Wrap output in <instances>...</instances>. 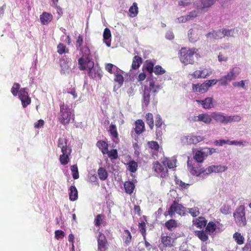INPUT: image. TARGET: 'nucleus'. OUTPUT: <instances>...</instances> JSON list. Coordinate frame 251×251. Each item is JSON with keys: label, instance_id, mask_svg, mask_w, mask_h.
I'll return each instance as SVG.
<instances>
[{"label": "nucleus", "instance_id": "nucleus-1", "mask_svg": "<svg viewBox=\"0 0 251 251\" xmlns=\"http://www.w3.org/2000/svg\"><path fill=\"white\" fill-rule=\"evenodd\" d=\"M83 43V36L79 34L76 40L75 47L77 50L79 51L81 57L78 60V68L81 71H84L85 67L84 66L85 58L91 56L90 50L87 45L82 46Z\"/></svg>", "mask_w": 251, "mask_h": 251}, {"label": "nucleus", "instance_id": "nucleus-2", "mask_svg": "<svg viewBox=\"0 0 251 251\" xmlns=\"http://www.w3.org/2000/svg\"><path fill=\"white\" fill-rule=\"evenodd\" d=\"M57 146L61 150L62 154L60 155L59 160L62 165H65L70 161L69 156L72 152V148L68 145V140L64 138H59Z\"/></svg>", "mask_w": 251, "mask_h": 251}, {"label": "nucleus", "instance_id": "nucleus-3", "mask_svg": "<svg viewBox=\"0 0 251 251\" xmlns=\"http://www.w3.org/2000/svg\"><path fill=\"white\" fill-rule=\"evenodd\" d=\"M84 66L86 70L88 69V75L89 76L93 79L100 80L102 77L101 70L94 68V63L91 56H90L85 58Z\"/></svg>", "mask_w": 251, "mask_h": 251}, {"label": "nucleus", "instance_id": "nucleus-4", "mask_svg": "<svg viewBox=\"0 0 251 251\" xmlns=\"http://www.w3.org/2000/svg\"><path fill=\"white\" fill-rule=\"evenodd\" d=\"M198 50L195 48L190 49L182 48L180 50L179 58L181 62L185 65L194 64V55Z\"/></svg>", "mask_w": 251, "mask_h": 251}, {"label": "nucleus", "instance_id": "nucleus-5", "mask_svg": "<svg viewBox=\"0 0 251 251\" xmlns=\"http://www.w3.org/2000/svg\"><path fill=\"white\" fill-rule=\"evenodd\" d=\"M72 112L69 106L63 103L60 105L58 120L64 126L68 125L72 118Z\"/></svg>", "mask_w": 251, "mask_h": 251}, {"label": "nucleus", "instance_id": "nucleus-6", "mask_svg": "<svg viewBox=\"0 0 251 251\" xmlns=\"http://www.w3.org/2000/svg\"><path fill=\"white\" fill-rule=\"evenodd\" d=\"M240 72V68L237 67L231 69L226 75L222 76L219 80V84L221 86L226 85L231 80H234Z\"/></svg>", "mask_w": 251, "mask_h": 251}, {"label": "nucleus", "instance_id": "nucleus-7", "mask_svg": "<svg viewBox=\"0 0 251 251\" xmlns=\"http://www.w3.org/2000/svg\"><path fill=\"white\" fill-rule=\"evenodd\" d=\"M218 80L216 79L207 80L202 84H193L192 91L194 92H199L203 94L206 92L211 86L216 84Z\"/></svg>", "mask_w": 251, "mask_h": 251}, {"label": "nucleus", "instance_id": "nucleus-8", "mask_svg": "<svg viewBox=\"0 0 251 251\" xmlns=\"http://www.w3.org/2000/svg\"><path fill=\"white\" fill-rule=\"evenodd\" d=\"M233 217L236 223L240 226H244L246 224L245 217V208L241 205L236 209L233 213Z\"/></svg>", "mask_w": 251, "mask_h": 251}, {"label": "nucleus", "instance_id": "nucleus-9", "mask_svg": "<svg viewBox=\"0 0 251 251\" xmlns=\"http://www.w3.org/2000/svg\"><path fill=\"white\" fill-rule=\"evenodd\" d=\"M175 213L180 215H184L185 213V208L181 204L174 201L168 210L164 213V216L166 217L169 215L170 217H172L173 216L175 215Z\"/></svg>", "mask_w": 251, "mask_h": 251}, {"label": "nucleus", "instance_id": "nucleus-10", "mask_svg": "<svg viewBox=\"0 0 251 251\" xmlns=\"http://www.w3.org/2000/svg\"><path fill=\"white\" fill-rule=\"evenodd\" d=\"M154 171L162 178H165L168 176V171L167 166L163 163V161L160 163L156 161L153 164Z\"/></svg>", "mask_w": 251, "mask_h": 251}, {"label": "nucleus", "instance_id": "nucleus-11", "mask_svg": "<svg viewBox=\"0 0 251 251\" xmlns=\"http://www.w3.org/2000/svg\"><path fill=\"white\" fill-rule=\"evenodd\" d=\"M19 98L21 100L23 107L25 108L31 103V99L28 96L26 88H21L19 93Z\"/></svg>", "mask_w": 251, "mask_h": 251}, {"label": "nucleus", "instance_id": "nucleus-12", "mask_svg": "<svg viewBox=\"0 0 251 251\" xmlns=\"http://www.w3.org/2000/svg\"><path fill=\"white\" fill-rule=\"evenodd\" d=\"M204 140V137L201 136H197L193 135H187L183 137L182 141L187 144H196Z\"/></svg>", "mask_w": 251, "mask_h": 251}, {"label": "nucleus", "instance_id": "nucleus-13", "mask_svg": "<svg viewBox=\"0 0 251 251\" xmlns=\"http://www.w3.org/2000/svg\"><path fill=\"white\" fill-rule=\"evenodd\" d=\"M97 241L98 251H106L108 245V242L105 235L100 232H99Z\"/></svg>", "mask_w": 251, "mask_h": 251}, {"label": "nucleus", "instance_id": "nucleus-14", "mask_svg": "<svg viewBox=\"0 0 251 251\" xmlns=\"http://www.w3.org/2000/svg\"><path fill=\"white\" fill-rule=\"evenodd\" d=\"M71 59L67 55H64L59 59V65L61 68V73L65 74L70 69V63Z\"/></svg>", "mask_w": 251, "mask_h": 251}, {"label": "nucleus", "instance_id": "nucleus-15", "mask_svg": "<svg viewBox=\"0 0 251 251\" xmlns=\"http://www.w3.org/2000/svg\"><path fill=\"white\" fill-rule=\"evenodd\" d=\"M161 242L165 248H171L174 246L176 238L172 237L167 234H162L161 235Z\"/></svg>", "mask_w": 251, "mask_h": 251}, {"label": "nucleus", "instance_id": "nucleus-16", "mask_svg": "<svg viewBox=\"0 0 251 251\" xmlns=\"http://www.w3.org/2000/svg\"><path fill=\"white\" fill-rule=\"evenodd\" d=\"M196 101L204 109H209L214 107L213 98L212 97H207L203 100H196Z\"/></svg>", "mask_w": 251, "mask_h": 251}, {"label": "nucleus", "instance_id": "nucleus-17", "mask_svg": "<svg viewBox=\"0 0 251 251\" xmlns=\"http://www.w3.org/2000/svg\"><path fill=\"white\" fill-rule=\"evenodd\" d=\"M188 168L191 174L194 176H199L205 172L204 168H201V165H191L189 162H188Z\"/></svg>", "mask_w": 251, "mask_h": 251}, {"label": "nucleus", "instance_id": "nucleus-18", "mask_svg": "<svg viewBox=\"0 0 251 251\" xmlns=\"http://www.w3.org/2000/svg\"><path fill=\"white\" fill-rule=\"evenodd\" d=\"M215 1V0H201L197 3V10L202 11L205 8H208L212 6Z\"/></svg>", "mask_w": 251, "mask_h": 251}, {"label": "nucleus", "instance_id": "nucleus-19", "mask_svg": "<svg viewBox=\"0 0 251 251\" xmlns=\"http://www.w3.org/2000/svg\"><path fill=\"white\" fill-rule=\"evenodd\" d=\"M207 154L203 149L197 150L194 155V159L198 163H202Z\"/></svg>", "mask_w": 251, "mask_h": 251}, {"label": "nucleus", "instance_id": "nucleus-20", "mask_svg": "<svg viewBox=\"0 0 251 251\" xmlns=\"http://www.w3.org/2000/svg\"><path fill=\"white\" fill-rule=\"evenodd\" d=\"M134 124L135 127L133 130L137 134L140 135L145 130V124L142 120H136Z\"/></svg>", "mask_w": 251, "mask_h": 251}, {"label": "nucleus", "instance_id": "nucleus-21", "mask_svg": "<svg viewBox=\"0 0 251 251\" xmlns=\"http://www.w3.org/2000/svg\"><path fill=\"white\" fill-rule=\"evenodd\" d=\"M162 87L160 85L155 84V82L153 80H151L150 81L149 87H145V90H148L149 93L152 92L155 94Z\"/></svg>", "mask_w": 251, "mask_h": 251}, {"label": "nucleus", "instance_id": "nucleus-22", "mask_svg": "<svg viewBox=\"0 0 251 251\" xmlns=\"http://www.w3.org/2000/svg\"><path fill=\"white\" fill-rule=\"evenodd\" d=\"M193 223L197 227L202 229L207 225V221L204 217L200 216L193 220Z\"/></svg>", "mask_w": 251, "mask_h": 251}, {"label": "nucleus", "instance_id": "nucleus-23", "mask_svg": "<svg viewBox=\"0 0 251 251\" xmlns=\"http://www.w3.org/2000/svg\"><path fill=\"white\" fill-rule=\"evenodd\" d=\"M227 167L225 166L219 165H212L207 168V172L206 173L210 174L213 172L219 173L223 172L226 170Z\"/></svg>", "mask_w": 251, "mask_h": 251}, {"label": "nucleus", "instance_id": "nucleus-24", "mask_svg": "<svg viewBox=\"0 0 251 251\" xmlns=\"http://www.w3.org/2000/svg\"><path fill=\"white\" fill-rule=\"evenodd\" d=\"M211 117L217 122L224 124H227V116H224L220 113L212 112L211 114Z\"/></svg>", "mask_w": 251, "mask_h": 251}, {"label": "nucleus", "instance_id": "nucleus-25", "mask_svg": "<svg viewBox=\"0 0 251 251\" xmlns=\"http://www.w3.org/2000/svg\"><path fill=\"white\" fill-rule=\"evenodd\" d=\"M53 19V16L50 13L44 12L40 16V20L42 24L44 25H48Z\"/></svg>", "mask_w": 251, "mask_h": 251}, {"label": "nucleus", "instance_id": "nucleus-26", "mask_svg": "<svg viewBox=\"0 0 251 251\" xmlns=\"http://www.w3.org/2000/svg\"><path fill=\"white\" fill-rule=\"evenodd\" d=\"M207 38H211L215 39H222L224 37L223 28L217 31H213L206 35Z\"/></svg>", "mask_w": 251, "mask_h": 251}, {"label": "nucleus", "instance_id": "nucleus-27", "mask_svg": "<svg viewBox=\"0 0 251 251\" xmlns=\"http://www.w3.org/2000/svg\"><path fill=\"white\" fill-rule=\"evenodd\" d=\"M125 192L128 194L131 195L133 193L135 188V184L130 181H126L124 184Z\"/></svg>", "mask_w": 251, "mask_h": 251}, {"label": "nucleus", "instance_id": "nucleus-28", "mask_svg": "<svg viewBox=\"0 0 251 251\" xmlns=\"http://www.w3.org/2000/svg\"><path fill=\"white\" fill-rule=\"evenodd\" d=\"M154 64L151 60H147L143 66V70L151 75L153 72Z\"/></svg>", "mask_w": 251, "mask_h": 251}, {"label": "nucleus", "instance_id": "nucleus-29", "mask_svg": "<svg viewBox=\"0 0 251 251\" xmlns=\"http://www.w3.org/2000/svg\"><path fill=\"white\" fill-rule=\"evenodd\" d=\"M96 146L101 151L103 154H105L108 152V145L105 141L99 140L97 142Z\"/></svg>", "mask_w": 251, "mask_h": 251}, {"label": "nucleus", "instance_id": "nucleus-30", "mask_svg": "<svg viewBox=\"0 0 251 251\" xmlns=\"http://www.w3.org/2000/svg\"><path fill=\"white\" fill-rule=\"evenodd\" d=\"M111 37L110 30L108 28H105L103 31V37L104 42L108 47H110L111 45Z\"/></svg>", "mask_w": 251, "mask_h": 251}, {"label": "nucleus", "instance_id": "nucleus-31", "mask_svg": "<svg viewBox=\"0 0 251 251\" xmlns=\"http://www.w3.org/2000/svg\"><path fill=\"white\" fill-rule=\"evenodd\" d=\"M143 62V59L142 58L138 56V55H135L132 60V65H131V68L133 70H137L138 69L141 64Z\"/></svg>", "mask_w": 251, "mask_h": 251}, {"label": "nucleus", "instance_id": "nucleus-32", "mask_svg": "<svg viewBox=\"0 0 251 251\" xmlns=\"http://www.w3.org/2000/svg\"><path fill=\"white\" fill-rule=\"evenodd\" d=\"M206 230H197L195 231V235L197 236L200 240L202 242H206L208 240L209 237Z\"/></svg>", "mask_w": 251, "mask_h": 251}, {"label": "nucleus", "instance_id": "nucleus-33", "mask_svg": "<svg viewBox=\"0 0 251 251\" xmlns=\"http://www.w3.org/2000/svg\"><path fill=\"white\" fill-rule=\"evenodd\" d=\"M198 118V121L202 122L206 124H209L211 123L212 118L211 117V115L210 116L206 113L199 114Z\"/></svg>", "mask_w": 251, "mask_h": 251}, {"label": "nucleus", "instance_id": "nucleus-34", "mask_svg": "<svg viewBox=\"0 0 251 251\" xmlns=\"http://www.w3.org/2000/svg\"><path fill=\"white\" fill-rule=\"evenodd\" d=\"M69 199L72 201H75L77 199L78 192L76 188L74 185L70 187Z\"/></svg>", "mask_w": 251, "mask_h": 251}, {"label": "nucleus", "instance_id": "nucleus-35", "mask_svg": "<svg viewBox=\"0 0 251 251\" xmlns=\"http://www.w3.org/2000/svg\"><path fill=\"white\" fill-rule=\"evenodd\" d=\"M138 13V7L136 2H133L132 5L129 9L128 15L130 17H136Z\"/></svg>", "mask_w": 251, "mask_h": 251}, {"label": "nucleus", "instance_id": "nucleus-36", "mask_svg": "<svg viewBox=\"0 0 251 251\" xmlns=\"http://www.w3.org/2000/svg\"><path fill=\"white\" fill-rule=\"evenodd\" d=\"M165 226L168 230L172 231L177 226V223L175 220L170 219L165 222Z\"/></svg>", "mask_w": 251, "mask_h": 251}, {"label": "nucleus", "instance_id": "nucleus-37", "mask_svg": "<svg viewBox=\"0 0 251 251\" xmlns=\"http://www.w3.org/2000/svg\"><path fill=\"white\" fill-rule=\"evenodd\" d=\"M98 174L99 178L101 180H105L107 178L108 173L105 169L103 167H100L98 170Z\"/></svg>", "mask_w": 251, "mask_h": 251}, {"label": "nucleus", "instance_id": "nucleus-38", "mask_svg": "<svg viewBox=\"0 0 251 251\" xmlns=\"http://www.w3.org/2000/svg\"><path fill=\"white\" fill-rule=\"evenodd\" d=\"M146 122L149 126L151 129H152L154 127L153 116L152 113H148L145 116Z\"/></svg>", "mask_w": 251, "mask_h": 251}, {"label": "nucleus", "instance_id": "nucleus-39", "mask_svg": "<svg viewBox=\"0 0 251 251\" xmlns=\"http://www.w3.org/2000/svg\"><path fill=\"white\" fill-rule=\"evenodd\" d=\"M233 238L238 245H242L244 243L245 238L240 233L236 232L233 235Z\"/></svg>", "mask_w": 251, "mask_h": 251}, {"label": "nucleus", "instance_id": "nucleus-40", "mask_svg": "<svg viewBox=\"0 0 251 251\" xmlns=\"http://www.w3.org/2000/svg\"><path fill=\"white\" fill-rule=\"evenodd\" d=\"M57 52L62 55L63 53H69V50L67 48L66 46L61 43L58 44L57 46Z\"/></svg>", "mask_w": 251, "mask_h": 251}, {"label": "nucleus", "instance_id": "nucleus-41", "mask_svg": "<svg viewBox=\"0 0 251 251\" xmlns=\"http://www.w3.org/2000/svg\"><path fill=\"white\" fill-rule=\"evenodd\" d=\"M217 228L216 224L213 222L210 221L207 224L205 228V230L210 234L213 233Z\"/></svg>", "mask_w": 251, "mask_h": 251}, {"label": "nucleus", "instance_id": "nucleus-42", "mask_svg": "<svg viewBox=\"0 0 251 251\" xmlns=\"http://www.w3.org/2000/svg\"><path fill=\"white\" fill-rule=\"evenodd\" d=\"M128 169L131 173H135L138 168V164L134 160H130L127 163Z\"/></svg>", "mask_w": 251, "mask_h": 251}, {"label": "nucleus", "instance_id": "nucleus-43", "mask_svg": "<svg viewBox=\"0 0 251 251\" xmlns=\"http://www.w3.org/2000/svg\"><path fill=\"white\" fill-rule=\"evenodd\" d=\"M108 131L113 137L118 138V133L115 125L111 124L109 126Z\"/></svg>", "mask_w": 251, "mask_h": 251}, {"label": "nucleus", "instance_id": "nucleus-44", "mask_svg": "<svg viewBox=\"0 0 251 251\" xmlns=\"http://www.w3.org/2000/svg\"><path fill=\"white\" fill-rule=\"evenodd\" d=\"M138 228L140 232L143 237L144 239H146V225L144 221H141L140 223H139Z\"/></svg>", "mask_w": 251, "mask_h": 251}, {"label": "nucleus", "instance_id": "nucleus-45", "mask_svg": "<svg viewBox=\"0 0 251 251\" xmlns=\"http://www.w3.org/2000/svg\"><path fill=\"white\" fill-rule=\"evenodd\" d=\"M150 93H149L148 91L144 90L143 104L145 106H148L150 101Z\"/></svg>", "mask_w": 251, "mask_h": 251}, {"label": "nucleus", "instance_id": "nucleus-46", "mask_svg": "<svg viewBox=\"0 0 251 251\" xmlns=\"http://www.w3.org/2000/svg\"><path fill=\"white\" fill-rule=\"evenodd\" d=\"M104 216L103 215L99 214L97 215L94 221L95 225L97 227H100L103 223Z\"/></svg>", "mask_w": 251, "mask_h": 251}, {"label": "nucleus", "instance_id": "nucleus-47", "mask_svg": "<svg viewBox=\"0 0 251 251\" xmlns=\"http://www.w3.org/2000/svg\"><path fill=\"white\" fill-rule=\"evenodd\" d=\"M227 124L232 122H239L241 120V117L238 115L233 116H227Z\"/></svg>", "mask_w": 251, "mask_h": 251}, {"label": "nucleus", "instance_id": "nucleus-48", "mask_svg": "<svg viewBox=\"0 0 251 251\" xmlns=\"http://www.w3.org/2000/svg\"><path fill=\"white\" fill-rule=\"evenodd\" d=\"M163 163L165 164V166L166 165L167 167L170 168H173L176 166V160H171L169 158H165L163 161Z\"/></svg>", "mask_w": 251, "mask_h": 251}, {"label": "nucleus", "instance_id": "nucleus-49", "mask_svg": "<svg viewBox=\"0 0 251 251\" xmlns=\"http://www.w3.org/2000/svg\"><path fill=\"white\" fill-rule=\"evenodd\" d=\"M20 89V84L18 83H14L11 88V92L12 95L16 97L17 96L18 93H19Z\"/></svg>", "mask_w": 251, "mask_h": 251}, {"label": "nucleus", "instance_id": "nucleus-50", "mask_svg": "<svg viewBox=\"0 0 251 251\" xmlns=\"http://www.w3.org/2000/svg\"><path fill=\"white\" fill-rule=\"evenodd\" d=\"M71 170L72 173V176L74 179H76L79 178V173L76 165H72L71 167Z\"/></svg>", "mask_w": 251, "mask_h": 251}, {"label": "nucleus", "instance_id": "nucleus-51", "mask_svg": "<svg viewBox=\"0 0 251 251\" xmlns=\"http://www.w3.org/2000/svg\"><path fill=\"white\" fill-rule=\"evenodd\" d=\"M153 73L156 75H162L166 73V71L161 66L157 65L154 67Z\"/></svg>", "mask_w": 251, "mask_h": 251}, {"label": "nucleus", "instance_id": "nucleus-52", "mask_svg": "<svg viewBox=\"0 0 251 251\" xmlns=\"http://www.w3.org/2000/svg\"><path fill=\"white\" fill-rule=\"evenodd\" d=\"M108 155V156L111 159H116L118 157V151L116 149H113L106 153Z\"/></svg>", "mask_w": 251, "mask_h": 251}, {"label": "nucleus", "instance_id": "nucleus-53", "mask_svg": "<svg viewBox=\"0 0 251 251\" xmlns=\"http://www.w3.org/2000/svg\"><path fill=\"white\" fill-rule=\"evenodd\" d=\"M120 71H121L120 70ZM120 72V71H119ZM115 81L118 82L121 86L124 82V77L122 74L119 73V71L115 73Z\"/></svg>", "mask_w": 251, "mask_h": 251}, {"label": "nucleus", "instance_id": "nucleus-54", "mask_svg": "<svg viewBox=\"0 0 251 251\" xmlns=\"http://www.w3.org/2000/svg\"><path fill=\"white\" fill-rule=\"evenodd\" d=\"M185 16H186L187 21H189L198 17L199 16V12L196 10L192 11L189 13L188 14Z\"/></svg>", "mask_w": 251, "mask_h": 251}, {"label": "nucleus", "instance_id": "nucleus-55", "mask_svg": "<svg viewBox=\"0 0 251 251\" xmlns=\"http://www.w3.org/2000/svg\"><path fill=\"white\" fill-rule=\"evenodd\" d=\"M223 33L224 37L225 36L233 37L235 34V29L232 28L231 29H226V28H223Z\"/></svg>", "mask_w": 251, "mask_h": 251}, {"label": "nucleus", "instance_id": "nucleus-56", "mask_svg": "<svg viewBox=\"0 0 251 251\" xmlns=\"http://www.w3.org/2000/svg\"><path fill=\"white\" fill-rule=\"evenodd\" d=\"M230 206L226 204H224L220 208L221 212L225 215L229 214L230 213Z\"/></svg>", "mask_w": 251, "mask_h": 251}, {"label": "nucleus", "instance_id": "nucleus-57", "mask_svg": "<svg viewBox=\"0 0 251 251\" xmlns=\"http://www.w3.org/2000/svg\"><path fill=\"white\" fill-rule=\"evenodd\" d=\"M188 212L193 217H197L200 213L198 207L188 208Z\"/></svg>", "mask_w": 251, "mask_h": 251}, {"label": "nucleus", "instance_id": "nucleus-58", "mask_svg": "<svg viewBox=\"0 0 251 251\" xmlns=\"http://www.w3.org/2000/svg\"><path fill=\"white\" fill-rule=\"evenodd\" d=\"M148 145L150 148L152 150H154L155 151H158L159 148V145L158 143L156 141H149L148 143Z\"/></svg>", "mask_w": 251, "mask_h": 251}, {"label": "nucleus", "instance_id": "nucleus-59", "mask_svg": "<svg viewBox=\"0 0 251 251\" xmlns=\"http://www.w3.org/2000/svg\"><path fill=\"white\" fill-rule=\"evenodd\" d=\"M124 232L126 234L125 236V242L126 245H128L130 243L132 238L131 233L128 229L124 230Z\"/></svg>", "mask_w": 251, "mask_h": 251}, {"label": "nucleus", "instance_id": "nucleus-60", "mask_svg": "<svg viewBox=\"0 0 251 251\" xmlns=\"http://www.w3.org/2000/svg\"><path fill=\"white\" fill-rule=\"evenodd\" d=\"M65 236V233L61 230H57L55 231V237L57 239L62 238Z\"/></svg>", "mask_w": 251, "mask_h": 251}, {"label": "nucleus", "instance_id": "nucleus-61", "mask_svg": "<svg viewBox=\"0 0 251 251\" xmlns=\"http://www.w3.org/2000/svg\"><path fill=\"white\" fill-rule=\"evenodd\" d=\"M193 79L201 78V76L200 75V70H196L193 73L189 74Z\"/></svg>", "mask_w": 251, "mask_h": 251}, {"label": "nucleus", "instance_id": "nucleus-62", "mask_svg": "<svg viewBox=\"0 0 251 251\" xmlns=\"http://www.w3.org/2000/svg\"><path fill=\"white\" fill-rule=\"evenodd\" d=\"M162 125V119L159 115H157L156 117L155 126L157 128L161 127Z\"/></svg>", "mask_w": 251, "mask_h": 251}, {"label": "nucleus", "instance_id": "nucleus-63", "mask_svg": "<svg viewBox=\"0 0 251 251\" xmlns=\"http://www.w3.org/2000/svg\"><path fill=\"white\" fill-rule=\"evenodd\" d=\"M45 124L44 121L40 119L34 124V126L35 128H40L44 126Z\"/></svg>", "mask_w": 251, "mask_h": 251}, {"label": "nucleus", "instance_id": "nucleus-64", "mask_svg": "<svg viewBox=\"0 0 251 251\" xmlns=\"http://www.w3.org/2000/svg\"><path fill=\"white\" fill-rule=\"evenodd\" d=\"M243 251H251V241L248 240L247 242L242 249Z\"/></svg>", "mask_w": 251, "mask_h": 251}]
</instances>
